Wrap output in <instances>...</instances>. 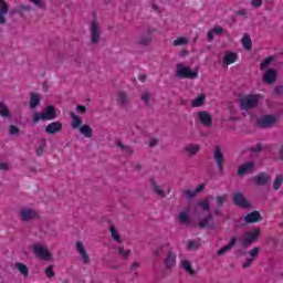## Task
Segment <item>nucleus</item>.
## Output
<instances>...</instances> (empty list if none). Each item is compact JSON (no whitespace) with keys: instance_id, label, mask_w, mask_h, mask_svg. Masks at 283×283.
Segmentation results:
<instances>
[{"instance_id":"obj_23","label":"nucleus","mask_w":283,"mask_h":283,"mask_svg":"<svg viewBox=\"0 0 283 283\" xmlns=\"http://www.w3.org/2000/svg\"><path fill=\"white\" fill-rule=\"evenodd\" d=\"M78 130L84 138H92V136H94V129H92V126L87 124L80 126Z\"/></svg>"},{"instance_id":"obj_60","label":"nucleus","mask_w":283,"mask_h":283,"mask_svg":"<svg viewBox=\"0 0 283 283\" xmlns=\"http://www.w3.org/2000/svg\"><path fill=\"white\" fill-rule=\"evenodd\" d=\"M10 169V166L6 163H0V171H8Z\"/></svg>"},{"instance_id":"obj_61","label":"nucleus","mask_w":283,"mask_h":283,"mask_svg":"<svg viewBox=\"0 0 283 283\" xmlns=\"http://www.w3.org/2000/svg\"><path fill=\"white\" fill-rule=\"evenodd\" d=\"M156 145H158V139L157 138H153L150 139L148 147L153 148L156 147Z\"/></svg>"},{"instance_id":"obj_18","label":"nucleus","mask_w":283,"mask_h":283,"mask_svg":"<svg viewBox=\"0 0 283 283\" xmlns=\"http://www.w3.org/2000/svg\"><path fill=\"white\" fill-rule=\"evenodd\" d=\"M198 118L203 127H211V125H213V117L206 111L199 112Z\"/></svg>"},{"instance_id":"obj_46","label":"nucleus","mask_w":283,"mask_h":283,"mask_svg":"<svg viewBox=\"0 0 283 283\" xmlns=\"http://www.w3.org/2000/svg\"><path fill=\"white\" fill-rule=\"evenodd\" d=\"M164 251H165V245L159 247L157 250L154 251V256L163 258Z\"/></svg>"},{"instance_id":"obj_8","label":"nucleus","mask_w":283,"mask_h":283,"mask_svg":"<svg viewBox=\"0 0 283 283\" xmlns=\"http://www.w3.org/2000/svg\"><path fill=\"white\" fill-rule=\"evenodd\" d=\"M32 251L36 258H40V260H44V262H50V260H52V254L50 253V250H48V248L44 245H32Z\"/></svg>"},{"instance_id":"obj_39","label":"nucleus","mask_w":283,"mask_h":283,"mask_svg":"<svg viewBox=\"0 0 283 283\" xmlns=\"http://www.w3.org/2000/svg\"><path fill=\"white\" fill-rule=\"evenodd\" d=\"M181 266L182 269H185V271H187V273H190V275H193L195 272L191 269V263L188 260L182 261Z\"/></svg>"},{"instance_id":"obj_26","label":"nucleus","mask_w":283,"mask_h":283,"mask_svg":"<svg viewBox=\"0 0 283 283\" xmlns=\"http://www.w3.org/2000/svg\"><path fill=\"white\" fill-rule=\"evenodd\" d=\"M70 117L72 119L71 122L72 129H78V127L81 128V125H83V119L80 116H77L75 113H70Z\"/></svg>"},{"instance_id":"obj_62","label":"nucleus","mask_w":283,"mask_h":283,"mask_svg":"<svg viewBox=\"0 0 283 283\" xmlns=\"http://www.w3.org/2000/svg\"><path fill=\"white\" fill-rule=\"evenodd\" d=\"M36 156H43V146H40L36 150H35Z\"/></svg>"},{"instance_id":"obj_37","label":"nucleus","mask_w":283,"mask_h":283,"mask_svg":"<svg viewBox=\"0 0 283 283\" xmlns=\"http://www.w3.org/2000/svg\"><path fill=\"white\" fill-rule=\"evenodd\" d=\"M117 147L124 151V154H134V149H132V146H125L123 142H117Z\"/></svg>"},{"instance_id":"obj_49","label":"nucleus","mask_w":283,"mask_h":283,"mask_svg":"<svg viewBox=\"0 0 283 283\" xmlns=\"http://www.w3.org/2000/svg\"><path fill=\"white\" fill-rule=\"evenodd\" d=\"M9 134L11 136H17V134H19V127H17L15 125H10L9 126Z\"/></svg>"},{"instance_id":"obj_14","label":"nucleus","mask_w":283,"mask_h":283,"mask_svg":"<svg viewBox=\"0 0 283 283\" xmlns=\"http://www.w3.org/2000/svg\"><path fill=\"white\" fill-rule=\"evenodd\" d=\"M10 12V4L6 0H0V25H6L8 23V19H6V14Z\"/></svg>"},{"instance_id":"obj_19","label":"nucleus","mask_w":283,"mask_h":283,"mask_svg":"<svg viewBox=\"0 0 283 283\" xmlns=\"http://www.w3.org/2000/svg\"><path fill=\"white\" fill-rule=\"evenodd\" d=\"M255 169V163L248 161L239 167L238 175L239 176H247V174H252V171Z\"/></svg>"},{"instance_id":"obj_35","label":"nucleus","mask_w":283,"mask_h":283,"mask_svg":"<svg viewBox=\"0 0 283 283\" xmlns=\"http://www.w3.org/2000/svg\"><path fill=\"white\" fill-rule=\"evenodd\" d=\"M198 207H200L202 211H211V202H209V199L199 201Z\"/></svg>"},{"instance_id":"obj_17","label":"nucleus","mask_w":283,"mask_h":283,"mask_svg":"<svg viewBox=\"0 0 283 283\" xmlns=\"http://www.w3.org/2000/svg\"><path fill=\"white\" fill-rule=\"evenodd\" d=\"M44 132L51 136H54V134L63 132V124L61 122H52L45 127Z\"/></svg>"},{"instance_id":"obj_30","label":"nucleus","mask_w":283,"mask_h":283,"mask_svg":"<svg viewBox=\"0 0 283 283\" xmlns=\"http://www.w3.org/2000/svg\"><path fill=\"white\" fill-rule=\"evenodd\" d=\"M207 96L205 94H200L191 102V107H202L205 105Z\"/></svg>"},{"instance_id":"obj_11","label":"nucleus","mask_w":283,"mask_h":283,"mask_svg":"<svg viewBox=\"0 0 283 283\" xmlns=\"http://www.w3.org/2000/svg\"><path fill=\"white\" fill-rule=\"evenodd\" d=\"M198 229H216V222L213 221V214L208 213L203 219H201L198 224Z\"/></svg>"},{"instance_id":"obj_4","label":"nucleus","mask_w":283,"mask_h":283,"mask_svg":"<svg viewBox=\"0 0 283 283\" xmlns=\"http://www.w3.org/2000/svg\"><path fill=\"white\" fill-rule=\"evenodd\" d=\"M262 221V214L258 210H254L248 213L244 217H241L240 221H237L234 227L235 229H240V227H244V224H255V222Z\"/></svg>"},{"instance_id":"obj_13","label":"nucleus","mask_w":283,"mask_h":283,"mask_svg":"<svg viewBox=\"0 0 283 283\" xmlns=\"http://www.w3.org/2000/svg\"><path fill=\"white\" fill-rule=\"evenodd\" d=\"M75 249L77 253H80V260L83 262V264H90V254H87L85 245H83L81 241H77Z\"/></svg>"},{"instance_id":"obj_36","label":"nucleus","mask_w":283,"mask_h":283,"mask_svg":"<svg viewBox=\"0 0 283 283\" xmlns=\"http://www.w3.org/2000/svg\"><path fill=\"white\" fill-rule=\"evenodd\" d=\"M283 175H277L273 182V189L277 191L282 187Z\"/></svg>"},{"instance_id":"obj_16","label":"nucleus","mask_w":283,"mask_h":283,"mask_svg":"<svg viewBox=\"0 0 283 283\" xmlns=\"http://www.w3.org/2000/svg\"><path fill=\"white\" fill-rule=\"evenodd\" d=\"M263 81L269 85H273L277 81V71L275 69H268L263 74Z\"/></svg>"},{"instance_id":"obj_43","label":"nucleus","mask_w":283,"mask_h":283,"mask_svg":"<svg viewBox=\"0 0 283 283\" xmlns=\"http://www.w3.org/2000/svg\"><path fill=\"white\" fill-rule=\"evenodd\" d=\"M227 198H228L227 195L217 196V197H216L217 206H218V207H222V205H224V202H227Z\"/></svg>"},{"instance_id":"obj_38","label":"nucleus","mask_w":283,"mask_h":283,"mask_svg":"<svg viewBox=\"0 0 283 283\" xmlns=\"http://www.w3.org/2000/svg\"><path fill=\"white\" fill-rule=\"evenodd\" d=\"M178 220L180 222V224H187V222H189V213L182 211L179 213Z\"/></svg>"},{"instance_id":"obj_10","label":"nucleus","mask_w":283,"mask_h":283,"mask_svg":"<svg viewBox=\"0 0 283 283\" xmlns=\"http://www.w3.org/2000/svg\"><path fill=\"white\" fill-rule=\"evenodd\" d=\"M101 41V24L93 20L91 23V43H98Z\"/></svg>"},{"instance_id":"obj_57","label":"nucleus","mask_w":283,"mask_h":283,"mask_svg":"<svg viewBox=\"0 0 283 283\" xmlns=\"http://www.w3.org/2000/svg\"><path fill=\"white\" fill-rule=\"evenodd\" d=\"M251 6H253V8H261L262 0H252Z\"/></svg>"},{"instance_id":"obj_41","label":"nucleus","mask_w":283,"mask_h":283,"mask_svg":"<svg viewBox=\"0 0 283 283\" xmlns=\"http://www.w3.org/2000/svg\"><path fill=\"white\" fill-rule=\"evenodd\" d=\"M260 251H261V248L260 247H255V248H253L249 252V254L251 255L252 260H255L260 255Z\"/></svg>"},{"instance_id":"obj_34","label":"nucleus","mask_w":283,"mask_h":283,"mask_svg":"<svg viewBox=\"0 0 283 283\" xmlns=\"http://www.w3.org/2000/svg\"><path fill=\"white\" fill-rule=\"evenodd\" d=\"M275 61V57L273 55L268 56L265 60H263L260 64V70H266L271 63Z\"/></svg>"},{"instance_id":"obj_51","label":"nucleus","mask_w":283,"mask_h":283,"mask_svg":"<svg viewBox=\"0 0 283 283\" xmlns=\"http://www.w3.org/2000/svg\"><path fill=\"white\" fill-rule=\"evenodd\" d=\"M174 45H187V38H178L174 41Z\"/></svg>"},{"instance_id":"obj_33","label":"nucleus","mask_w":283,"mask_h":283,"mask_svg":"<svg viewBox=\"0 0 283 283\" xmlns=\"http://www.w3.org/2000/svg\"><path fill=\"white\" fill-rule=\"evenodd\" d=\"M0 116H2V118H12L8 106H6V104H3L2 102H0Z\"/></svg>"},{"instance_id":"obj_47","label":"nucleus","mask_w":283,"mask_h":283,"mask_svg":"<svg viewBox=\"0 0 283 283\" xmlns=\"http://www.w3.org/2000/svg\"><path fill=\"white\" fill-rule=\"evenodd\" d=\"M185 196H186V198H189V199L196 198L198 196V191H196V190H186Z\"/></svg>"},{"instance_id":"obj_48","label":"nucleus","mask_w":283,"mask_h":283,"mask_svg":"<svg viewBox=\"0 0 283 283\" xmlns=\"http://www.w3.org/2000/svg\"><path fill=\"white\" fill-rule=\"evenodd\" d=\"M150 98H151V95L149 94V92H145V93L140 96V99L144 101V103H146V105H149Z\"/></svg>"},{"instance_id":"obj_1","label":"nucleus","mask_w":283,"mask_h":283,"mask_svg":"<svg viewBox=\"0 0 283 283\" xmlns=\"http://www.w3.org/2000/svg\"><path fill=\"white\" fill-rule=\"evenodd\" d=\"M258 105H260V97L258 95L249 94L239 98V106L243 112L255 109Z\"/></svg>"},{"instance_id":"obj_40","label":"nucleus","mask_w":283,"mask_h":283,"mask_svg":"<svg viewBox=\"0 0 283 283\" xmlns=\"http://www.w3.org/2000/svg\"><path fill=\"white\" fill-rule=\"evenodd\" d=\"M118 253L122 255V258H124V260H127V258H129V253H132V250H125V248L119 247Z\"/></svg>"},{"instance_id":"obj_27","label":"nucleus","mask_w":283,"mask_h":283,"mask_svg":"<svg viewBox=\"0 0 283 283\" xmlns=\"http://www.w3.org/2000/svg\"><path fill=\"white\" fill-rule=\"evenodd\" d=\"M117 103L122 107H127V105L129 103V97L127 96V93H125L123 91L118 92V94H117Z\"/></svg>"},{"instance_id":"obj_2","label":"nucleus","mask_w":283,"mask_h":283,"mask_svg":"<svg viewBox=\"0 0 283 283\" xmlns=\"http://www.w3.org/2000/svg\"><path fill=\"white\" fill-rule=\"evenodd\" d=\"M56 118V108L52 105L46 106L43 112L34 113L32 122L34 125L39 123V120H54Z\"/></svg>"},{"instance_id":"obj_55","label":"nucleus","mask_w":283,"mask_h":283,"mask_svg":"<svg viewBox=\"0 0 283 283\" xmlns=\"http://www.w3.org/2000/svg\"><path fill=\"white\" fill-rule=\"evenodd\" d=\"M20 10H21V12L23 14V12H30V10H32V7L25 6V4H21L20 6Z\"/></svg>"},{"instance_id":"obj_54","label":"nucleus","mask_w":283,"mask_h":283,"mask_svg":"<svg viewBox=\"0 0 283 283\" xmlns=\"http://www.w3.org/2000/svg\"><path fill=\"white\" fill-rule=\"evenodd\" d=\"M251 151H254V154H259V151H262V144H256L255 147L251 148Z\"/></svg>"},{"instance_id":"obj_28","label":"nucleus","mask_w":283,"mask_h":283,"mask_svg":"<svg viewBox=\"0 0 283 283\" xmlns=\"http://www.w3.org/2000/svg\"><path fill=\"white\" fill-rule=\"evenodd\" d=\"M238 61V54L233 52H228L223 57V63L226 65H231L232 63H235Z\"/></svg>"},{"instance_id":"obj_21","label":"nucleus","mask_w":283,"mask_h":283,"mask_svg":"<svg viewBox=\"0 0 283 283\" xmlns=\"http://www.w3.org/2000/svg\"><path fill=\"white\" fill-rule=\"evenodd\" d=\"M235 244H238V237H232V239L230 240L229 244H227L223 248H221L217 252V255H224V253H228V251H231Z\"/></svg>"},{"instance_id":"obj_44","label":"nucleus","mask_w":283,"mask_h":283,"mask_svg":"<svg viewBox=\"0 0 283 283\" xmlns=\"http://www.w3.org/2000/svg\"><path fill=\"white\" fill-rule=\"evenodd\" d=\"M31 3H34V6H36V8H40V10H45V1L43 0H30Z\"/></svg>"},{"instance_id":"obj_64","label":"nucleus","mask_w":283,"mask_h":283,"mask_svg":"<svg viewBox=\"0 0 283 283\" xmlns=\"http://www.w3.org/2000/svg\"><path fill=\"white\" fill-rule=\"evenodd\" d=\"M139 81L142 82V83H145V81H147V75L146 74H143V75H139Z\"/></svg>"},{"instance_id":"obj_29","label":"nucleus","mask_w":283,"mask_h":283,"mask_svg":"<svg viewBox=\"0 0 283 283\" xmlns=\"http://www.w3.org/2000/svg\"><path fill=\"white\" fill-rule=\"evenodd\" d=\"M15 269L23 275V277H28L30 275V269H28V265L25 263H15Z\"/></svg>"},{"instance_id":"obj_15","label":"nucleus","mask_w":283,"mask_h":283,"mask_svg":"<svg viewBox=\"0 0 283 283\" xmlns=\"http://www.w3.org/2000/svg\"><path fill=\"white\" fill-rule=\"evenodd\" d=\"M253 180L258 187H265L271 182V176L266 172H260L259 175L253 177Z\"/></svg>"},{"instance_id":"obj_32","label":"nucleus","mask_w":283,"mask_h":283,"mask_svg":"<svg viewBox=\"0 0 283 283\" xmlns=\"http://www.w3.org/2000/svg\"><path fill=\"white\" fill-rule=\"evenodd\" d=\"M242 45L244 50H251L253 48V43L251 42V35L245 33L242 38Z\"/></svg>"},{"instance_id":"obj_45","label":"nucleus","mask_w":283,"mask_h":283,"mask_svg":"<svg viewBox=\"0 0 283 283\" xmlns=\"http://www.w3.org/2000/svg\"><path fill=\"white\" fill-rule=\"evenodd\" d=\"M111 235L113 240H115V242H120V235H118V233L116 232L115 227H111Z\"/></svg>"},{"instance_id":"obj_25","label":"nucleus","mask_w":283,"mask_h":283,"mask_svg":"<svg viewBox=\"0 0 283 283\" xmlns=\"http://www.w3.org/2000/svg\"><path fill=\"white\" fill-rule=\"evenodd\" d=\"M29 105L31 109H35V107H39V105H41V95H39L38 93H30Z\"/></svg>"},{"instance_id":"obj_24","label":"nucleus","mask_w":283,"mask_h":283,"mask_svg":"<svg viewBox=\"0 0 283 283\" xmlns=\"http://www.w3.org/2000/svg\"><path fill=\"white\" fill-rule=\"evenodd\" d=\"M165 266L166 269H174L176 266V253L169 251L165 259Z\"/></svg>"},{"instance_id":"obj_6","label":"nucleus","mask_w":283,"mask_h":283,"mask_svg":"<svg viewBox=\"0 0 283 283\" xmlns=\"http://www.w3.org/2000/svg\"><path fill=\"white\" fill-rule=\"evenodd\" d=\"M260 233H262L260 228H254L252 231L245 232L242 240L243 249H248L253 242H258L260 240Z\"/></svg>"},{"instance_id":"obj_20","label":"nucleus","mask_w":283,"mask_h":283,"mask_svg":"<svg viewBox=\"0 0 283 283\" xmlns=\"http://www.w3.org/2000/svg\"><path fill=\"white\" fill-rule=\"evenodd\" d=\"M20 216L23 222H30V220H34V218H36V211L32 209H22Z\"/></svg>"},{"instance_id":"obj_53","label":"nucleus","mask_w":283,"mask_h":283,"mask_svg":"<svg viewBox=\"0 0 283 283\" xmlns=\"http://www.w3.org/2000/svg\"><path fill=\"white\" fill-rule=\"evenodd\" d=\"M76 113L77 114H87V107L85 105H77Z\"/></svg>"},{"instance_id":"obj_56","label":"nucleus","mask_w":283,"mask_h":283,"mask_svg":"<svg viewBox=\"0 0 283 283\" xmlns=\"http://www.w3.org/2000/svg\"><path fill=\"white\" fill-rule=\"evenodd\" d=\"M274 94H277L279 96H281V94H283V86L282 85L275 86Z\"/></svg>"},{"instance_id":"obj_7","label":"nucleus","mask_w":283,"mask_h":283,"mask_svg":"<svg viewBox=\"0 0 283 283\" xmlns=\"http://www.w3.org/2000/svg\"><path fill=\"white\" fill-rule=\"evenodd\" d=\"M153 41H154V30L147 29L146 32L142 33L137 38L135 43L136 45H138V48H149Z\"/></svg>"},{"instance_id":"obj_12","label":"nucleus","mask_w":283,"mask_h":283,"mask_svg":"<svg viewBox=\"0 0 283 283\" xmlns=\"http://www.w3.org/2000/svg\"><path fill=\"white\" fill-rule=\"evenodd\" d=\"M213 158H214V163H217V167H218L219 171H223L224 154H222V149L220 148V146L214 147Z\"/></svg>"},{"instance_id":"obj_58","label":"nucleus","mask_w":283,"mask_h":283,"mask_svg":"<svg viewBox=\"0 0 283 283\" xmlns=\"http://www.w3.org/2000/svg\"><path fill=\"white\" fill-rule=\"evenodd\" d=\"M251 264H253V259H248L245 261V263H243L242 268L243 269H249V266H251Z\"/></svg>"},{"instance_id":"obj_5","label":"nucleus","mask_w":283,"mask_h":283,"mask_svg":"<svg viewBox=\"0 0 283 283\" xmlns=\"http://www.w3.org/2000/svg\"><path fill=\"white\" fill-rule=\"evenodd\" d=\"M275 125H277V117L273 114L263 115L256 119V127L259 129H271Z\"/></svg>"},{"instance_id":"obj_50","label":"nucleus","mask_w":283,"mask_h":283,"mask_svg":"<svg viewBox=\"0 0 283 283\" xmlns=\"http://www.w3.org/2000/svg\"><path fill=\"white\" fill-rule=\"evenodd\" d=\"M45 275L49 276V277H54V275H56V273H54V268L52 265L46 268Z\"/></svg>"},{"instance_id":"obj_63","label":"nucleus","mask_w":283,"mask_h":283,"mask_svg":"<svg viewBox=\"0 0 283 283\" xmlns=\"http://www.w3.org/2000/svg\"><path fill=\"white\" fill-rule=\"evenodd\" d=\"M203 189L205 185L200 184L195 191H197V193H200V191H203Z\"/></svg>"},{"instance_id":"obj_22","label":"nucleus","mask_w":283,"mask_h":283,"mask_svg":"<svg viewBox=\"0 0 283 283\" xmlns=\"http://www.w3.org/2000/svg\"><path fill=\"white\" fill-rule=\"evenodd\" d=\"M184 151L188 154L190 158H193V156L200 151V146L197 144H188L185 146Z\"/></svg>"},{"instance_id":"obj_52","label":"nucleus","mask_w":283,"mask_h":283,"mask_svg":"<svg viewBox=\"0 0 283 283\" xmlns=\"http://www.w3.org/2000/svg\"><path fill=\"white\" fill-rule=\"evenodd\" d=\"M10 17H14V14H19L20 17H23V13L21 12V8H14L9 12Z\"/></svg>"},{"instance_id":"obj_59","label":"nucleus","mask_w":283,"mask_h":283,"mask_svg":"<svg viewBox=\"0 0 283 283\" xmlns=\"http://www.w3.org/2000/svg\"><path fill=\"white\" fill-rule=\"evenodd\" d=\"M214 34H224V29L222 27H214Z\"/></svg>"},{"instance_id":"obj_9","label":"nucleus","mask_w":283,"mask_h":283,"mask_svg":"<svg viewBox=\"0 0 283 283\" xmlns=\"http://www.w3.org/2000/svg\"><path fill=\"white\" fill-rule=\"evenodd\" d=\"M232 201L239 209H251V202L244 198L242 192H237L233 195Z\"/></svg>"},{"instance_id":"obj_42","label":"nucleus","mask_w":283,"mask_h":283,"mask_svg":"<svg viewBox=\"0 0 283 283\" xmlns=\"http://www.w3.org/2000/svg\"><path fill=\"white\" fill-rule=\"evenodd\" d=\"M197 249H200V243L188 241V251H197Z\"/></svg>"},{"instance_id":"obj_3","label":"nucleus","mask_w":283,"mask_h":283,"mask_svg":"<svg viewBox=\"0 0 283 283\" xmlns=\"http://www.w3.org/2000/svg\"><path fill=\"white\" fill-rule=\"evenodd\" d=\"M175 75L177 78H198V69L191 71V69L186 66L185 63H179L176 65Z\"/></svg>"},{"instance_id":"obj_31","label":"nucleus","mask_w":283,"mask_h":283,"mask_svg":"<svg viewBox=\"0 0 283 283\" xmlns=\"http://www.w3.org/2000/svg\"><path fill=\"white\" fill-rule=\"evenodd\" d=\"M150 185L153 187V191H155V193H157V196H159L160 198H165V190H163L160 188V186H158V184L156 182V180L150 179Z\"/></svg>"}]
</instances>
